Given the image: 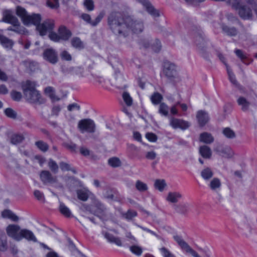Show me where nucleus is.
Masks as SVG:
<instances>
[{
    "instance_id": "f257e3e1",
    "label": "nucleus",
    "mask_w": 257,
    "mask_h": 257,
    "mask_svg": "<svg viewBox=\"0 0 257 257\" xmlns=\"http://www.w3.org/2000/svg\"><path fill=\"white\" fill-rule=\"evenodd\" d=\"M17 15L19 17L25 26L34 25L36 26V30L41 36H45L48 32L50 33L54 29L55 23L53 20L48 19L40 23L42 17L39 14L29 15L24 8L17 6L16 10Z\"/></svg>"
},
{
    "instance_id": "f03ea898",
    "label": "nucleus",
    "mask_w": 257,
    "mask_h": 257,
    "mask_svg": "<svg viewBox=\"0 0 257 257\" xmlns=\"http://www.w3.org/2000/svg\"><path fill=\"white\" fill-rule=\"evenodd\" d=\"M107 25L112 32L118 36L127 37L125 16L119 12H112L107 17Z\"/></svg>"
},
{
    "instance_id": "7ed1b4c3",
    "label": "nucleus",
    "mask_w": 257,
    "mask_h": 257,
    "mask_svg": "<svg viewBox=\"0 0 257 257\" xmlns=\"http://www.w3.org/2000/svg\"><path fill=\"white\" fill-rule=\"evenodd\" d=\"M23 90L26 99L31 103L41 104L45 100L42 97L41 93L36 89L34 82L27 80L25 85L23 86Z\"/></svg>"
},
{
    "instance_id": "20e7f679",
    "label": "nucleus",
    "mask_w": 257,
    "mask_h": 257,
    "mask_svg": "<svg viewBox=\"0 0 257 257\" xmlns=\"http://www.w3.org/2000/svg\"><path fill=\"white\" fill-rule=\"evenodd\" d=\"M163 72L168 82L174 85L181 80L178 75L177 66L174 63L169 61H165L163 63Z\"/></svg>"
},
{
    "instance_id": "39448f33",
    "label": "nucleus",
    "mask_w": 257,
    "mask_h": 257,
    "mask_svg": "<svg viewBox=\"0 0 257 257\" xmlns=\"http://www.w3.org/2000/svg\"><path fill=\"white\" fill-rule=\"evenodd\" d=\"M3 22L12 24L14 27H9L7 30L13 31L17 34H25L27 30L26 28L21 26L20 23L17 17L13 16L11 11L6 10L3 12Z\"/></svg>"
},
{
    "instance_id": "423d86ee",
    "label": "nucleus",
    "mask_w": 257,
    "mask_h": 257,
    "mask_svg": "<svg viewBox=\"0 0 257 257\" xmlns=\"http://www.w3.org/2000/svg\"><path fill=\"white\" fill-rule=\"evenodd\" d=\"M125 25L127 27V36L130 31L133 33L139 34L142 32L144 29L143 21L131 16H125Z\"/></svg>"
},
{
    "instance_id": "0eeeda50",
    "label": "nucleus",
    "mask_w": 257,
    "mask_h": 257,
    "mask_svg": "<svg viewBox=\"0 0 257 257\" xmlns=\"http://www.w3.org/2000/svg\"><path fill=\"white\" fill-rule=\"evenodd\" d=\"M232 6L238 10L239 16L243 19H250L252 17L251 10L246 6H242L238 0H232Z\"/></svg>"
},
{
    "instance_id": "6e6552de",
    "label": "nucleus",
    "mask_w": 257,
    "mask_h": 257,
    "mask_svg": "<svg viewBox=\"0 0 257 257\" xmlns=\"http://www.w3.org/2000/svg\"><path fill=\"white\" fill-rule=\"evenodd\" d=\"M94 208L95 209H92L91 212L102 221L107 220V216L105 212V208L102 203L98 200L95 201Z\"/></svg>"
},
{
    "instance_id": "1a4fd4ad",
    "label": "nucleus",
    "mask_w": 257,
    "mask_h": 257,
    "mask_svg": "<svg viewBox=\"0 0 257 257\" xmlns=\"http://www.w3.org/2000/svg\"><path fill=\"white\" fill-rule=\"evenodd\" d=\"M43 59L52 64H56L58 61L57 52L53 48L44 50L42 54Z\"/></svg>"
},
{
    "instance_id": "9d476101",
    "label": "nucleus",
    "mask_w": 257,
    "mask_h": 257,
    "mask_svg": "<svg viewBox=\"0 0 257 257\" xmlns=\"http://www.w3.org/2000/svg\"><path fill=\"white\" fill-rule=\"evenodd\" d=\"M214 151L227 159L232 158L234 155V152L229 146L222 145H217L214 149Z\"/></svg>"
},
{
    "instance_id": "9b49d317",
    "label": "nucleus",
    "mask_w": 257,
    "mask_h": 257,
    "mask_svg": "<svg viewBox=\"0 0 257 257\" xmlns=\"http://www.w3.org/2000/svg\"><path fill=\"white\" fill-rule=\"evenodd\" d=\"M104 15L105 13L104 12H101L96 18L94 20H92L90 15L87 13H82L80 15V18L91 26L96 27L102 20Z\"/></svg>"
},
{
    "instance_id": "f8f14e48",
    "label": "nucleus",
    "mask_w": 257,
    "mask_h": 257,
    "mask_svg": "<svg viewBox=\"0 0 257 257\" xmlns=\"http://www.w3.org/2000/svg\"><path fill=\"white\" fill-rule=\"evenodd\" d=\"M78 126L82 132L84 131L90 133L95 132V123L90 119H83L80 120L78 122Z\"/></svg>"
},
{
    "instance_id": "ddd939ff",
    "label": "nucleus",
    "mask_w": 257,
    "mask_h": 257,
    "mask_svg": "<svg viewBox=\"0 0 257 257\" xmlns=\"http://www.w3.org/2000/svg\"><path fill=\"white\" fill-rule=\"evenodd\" d=\"M20 226L17 224H10L6 228L7 233L10 237L17 241L21 240L20 236L21 230Z\"/></svg>"
},
{
    "instance_id": "4468645a",
    "label": "nucleus",
    "mask_w": 257,
    "mask_h": 257,
    "mask_svg": "<svg viewBox=\"0 0 257 257\" xmlns=\"http://www.w3.org/2000/svg\"><path fill=\"white\" fill-rule=\"evenodd\" d=\"M195 43L202 56L206 59L208 58L209 55L206 51V42L201 34H198L196 36Z\"/></svg>"
},
{
    "instance_id": "2eb2a0df",
    "label": "nucleus",
    "mask_w": 257,
    "mask_h": 257,
    "mask_svg": "<svg viewBox=\"0 0 257 257\" xmlns=\"http://www.w3.org/2000/svg\"><path fill=\"white\" fill-rule=\"evenodd\" d=\"M170 125L175 129L179 128L183 130L188 128L190 126L188 121L176 118H171Z\"/></svg>"
},
{
    "instance_id": "dca6fc26",
    "label": "nucleus",
    "mask_w": 257,
    "mask_h": 257,
    "mask_svg": "<svg viewBox=\"0 0 257 257\" xmlns=\"http://www.w3.org/2000/svg\"><path fill=\"white\" fill-rule=\"evenodd\" d=\"M40 179L44 184H52L57 182V177L52 176L49 171H42L40 175Z\"/></svg>"
},
{
    "instance_id": "f3484780",
    "label": "nucleus",
    "mask_w": 257,
    "mask_h": 257,
    "mask_svg": "<svg viewBox=\"0 0 257 257\" xmlns=\"http://www.w3.org/2000/svg\"><path fill=\"white\" fill-rule=\"evenodd\" d=\"M139 2L142 4L146 8V11L154 17L160 16L159 12L156 10L148 0H138Z\"/></svg>"
},
{
    "instance_id": "a211bd4d",
    "label": "nucleus",
    "mask_w": 257,
    "mask_h": 257,
    "mask_svg": "<svg viewBox=\"0 0 257 257\" xmlns=\"http://www.w3.org/2000/svg\"><path fill=\"white\" fill-rule=\"evenodd\" d=\"M196 118L200 127L204 126L209 120L208 113L203 110H200L197 112Z\"/></svg>"
},
{
    "instance_id": "6ab92c4d",
    "label": "nucleus",
    "mask_w": 257,
    "mask_h": 257,
    "mask_svg": "<svg viewBox=\"0 0 257 257\" xmlns=\"http://www.w3.org/2000/svg\"><path fill=\"white\" fill-rule=\"evenodd\" d=\"M21 240L24 238L29 241L37 242V239L33 232L27 229H21L20 231Z\"/></svg>"
},
{
    "instance_id": "aec40b11",
    "label": "nucleus",
    "mask_w": 257,
    "mask_h": 257,
    "mask_svg": "<svg viewBox=\"0 0 257 257\" xmlns=\"http://www.w3.org/2000/svg\"><path fill=\"white\" fill-rule=\"evenodd\" d=\"M175 213L182 215H186L189 212L188 205L186 203H181L173 206Z\"/></svg>"
},
{
    "instance_id": "412c9836",
    "label": "nucleus",
    "mask_w": 257,
    "mask_h": 257,
    "mask_svg": "<svg viewBox=\"0 0 257 257\" xmlns=\"http://www.w3.org/2000/svg\"><path fill=\"white\" fill-rule=\"evenodd\" d=\"M58 34L60 35L61 40L68 41L72 36L71 32L65 26L62 25L58 29Z\"/></svg>"
},
{
    "instance_id": "4be33fe9",
    "label": "nucleus",
    "mask_w": 257,
    "mask_h": 257,
    "mask_svg": "<svg viewBox=\"0 0 257 257\" xmlns=\"http://www.w3.org/2000/svg\"><path fill=\"white\" fill-rule=\"evenodd\" d=\"M222 32L227 36L233 37L237 35L238 30L234 27H230L224 24H221L220 25Z\"/></svg>"
},
{
    "instance_id": "5701e85b",
    "label": "nucleus",
    "mask_w": 257,
    "mask_h": 257,
    "mask_svg": "<svg viewBox=\"0 0 257 257\" xmlns=\"http://www.w3.org/2000/svg\"><path fill=\"white\" fill-rule=\"evenodd\" d=\"M102 233L104 237L110 243H114L119 246L122 245L121 240L119 237H115L112 234L107 232H103Z\"/></svg>"
},
{
    "instance_id": "b1692460",
    "label": "nucleus",
    "mask_w": 257,
    "mask_h": 257,
    "mask_svg": "<svg viewBox=\"0 0 257 257\" xmlns=\"http://www.w3.org/2000/svg\"><path fill=\"white\" fill-rule=\"evenodd\" d=\"M199 141L206 144H210L214 142V137L210 133L204 132L200 134Z\"/></svg>"
},
{
    "instance_id": "393cba45",
    "label": "nucleus",
    "mask_w": 257,
    "mask_h": 257,
    "mask_svg": "<svg viewBox=\"0 0 257 257\" xmlns=\"http://www.w3.org/2000/svg\"><path fill=\"white\" fill-rule=\"evenodd\" d=\"M238 104L241 107V109L244 112L248 111L250 102L245 97L240 96L237 100Z\"/></svg>"
},
{
    "instance_id": "a878e982",
    "label": "nucleus",
    "mask_w": 257,
    "mask_h": 257,
    "mask_svg": "<svg viewBox=\"0 0 257 257\" xmlns=\"http://www.w3.org/2000/svg\"><path fill=\"white\" fill-rule=\"evenodd\" d=\"M8 248L7 237L4 231L0 230V251L5 252Z\"/></svg>"
},
{
    "instance_id": "bb28decb",
    "label": "nucleus",
    "mask_w": 257,
    "mask_h": 257,
    "mask_svg": "<svg viewBox=\"0 0 257 257\" xmlns=\"http://www.w3.org/2000/svg\"><path fill=\"white\" fill-rule=\"evenodd\" d=\"M200 155L204 159H210L212 155L211 149L207 146H200L199 149Z\"/></svg>"
},
{
    "instance_id": "cd10ccee",
    "label": "nucleus",
    "mask_w": 257,
    "mask_h": 257,
    "mask_svg": "<svg viewBox=\"0 0 257 257\" xmlns=\"http://www.w3.org/2000/svg\"><path fill=\"white\" fill-rule=\"evenodd\" d=\"M0 43L6 49L11 50L14 45V41L8 38L0 35Z\"/></svg>"
},
{
    "instance_id": "c85d7f7f",
    "label": "nucleus",
    "mask_w": 257,
    "mask_h": 257,
    "mask_svg": "<svg viewBox=\"0 0 257 257\" xmlns=\"http://www.w3.org/2000/svg\"><path fill=\"white\" fill-rule=\"evenodd\" d=\"M214 173L212 169L209 167H206L203 169L200 173L201 176L202 178L206 180H209L212 178Z\"/></svg>"
},
{
    "instance_id": "c756f323",
    "label": "nucleus",
    "mask_w": 257,
    "mask_h": 257,
    "mask_svg": "<svg viewBox=\"0 0 257 257\" xmlns=\"http://www.w3.org/2000/svg\"><path fill=\"white\" fill-rule=\"evenodd\" d=\"M182 195L177 192H169L167 197L166 200L171 203H177L181 198Z\"/></svg>"
},
{
    "instance_id": "7c9ffc66",
    "label": "nucleus",
    "mask_w": 257,
    "mask_h": 257,
    "mask_svg": "<svg viewBox=\"0 0 257 257\" xmlns=\"http://www.w3.org/2000/svg\"><path fill=\"white\" fill-rule=\"evenodd\" d=\"M89 191L85 189H80L77 191V197L79 199L85 201L89 197Z\"/></svg>"
},
{
    "instance_id": "2f4dec72",
    "label": "nucleus",
    "mask_w": 257,
    "mask_h": 257,
    "mask_svg": "<svg viewBox=\"0 0 257 257\" xmlns=\"http://www.w3.org/2000/svg\"><path fill=\"white\" fill-rule=\"evenodd\" d=\"M226 69L230 81L236 87H239V84L235 79V76L228 65H226Z\"/></svg>"
},
{
    "instance_id": "473e14b6",
    "label": "nucleus",
    "mask_w": 257,
    "mask_h": 257,
    "mask_svg": "<svg viewBox=\"0 0 257 257\" xmlns=\"http://www.w3.org/2000/svg\"><path fill=\"white\" fill-rule=\"evenodd\" d=\"M25 139L23 135L14 134L11 138V142L14 145H17L22 143Z\"/></svg>"
},
{
    "instance_id": "72a5a7b5",
    "label": "nucleus",
    "mask_w": 257,
    "mask_h": 257,
    "mask_svg": "<svg viewBox=\"0 0 257 257\" xmlns=\"http://www.w3.org/2000/svg\"><path fill=\"white\" fill-rule=\"evenodd\" d=\"M71 45L76 49H81L84 48L83 42L78 37H75L71 41Z\"/></svg>"
},
{
    "instance_id": "f704fd0d",
    "label": "nucleus",
    "mask_w": 257,
    "mask_h": 257,
    "mask_svg": "<svg viewBox=\"0 0 257 257\" xmlns=\"http://www.w3.org/2000/svg\"><path fill=\"white\" fill-rule=\"evenodd\" d=\"M221 182L217 178H214L209 183V187L212 190L219 189L221 186Z\"/></svg>"
},
{
    "instance_id": "c9c22d12",
    "label": "nucleus",
    "mask_w": 257,
    "mask_h": 257,
    "mask_svg": "<svg viewBox=\"0 0 257 257\" xmlns=\"http://www.w3.org/2000/svg\"><path fill=\"white\" fill-rule=\"evenodd\" d=\"M236 55L240 59L241 61L244 64L248 65L249 62H247L246 60L247 59L246 54L244 53L240 49H236L234 51Z\"/></svg>"
},
{
    "instance_id": "e433bc0d",
    "label": "nucleus",
    "mask_w": 257,
    "mask_h": 257,
    "mask_svg": "<svg viewBox=\"0 0 257 257\" xmlns=\"http://www.w3.org/2000/svg\"><path fill=\"white\" fill-rule=\"evenodd\" d=\"M222 133L228 139H232L236 137L235 132L230 127H225L222 131Z\"/></svg>"
},
{
    "instance_id": "4c0bfd02",
    "label": "nucleus",
    "mask_w": 257,
    "mask_h": 257,
    "mask_svg": "<svg viewBox=\"0 0 257 257\" xmlns=\"http://www.w3.org/2000/svg\"><path fill=\"white\" fill-rule=\"evenodd\" d=\"M60 212L65 217H70L71 216V212L69 209L63 203H61L59 206Z\"/></svg>"
},
{
    "instance_id": "58836bf2",
    "label": "nucleus",
    "mask_w": 257,
    "mask_h": 257,
    "mask_svg": "<svg viewBox=\"0 0 257 257\" xmlns=\"http://www.w3.org/2000/svg\"><path fill=\"white\" fill-rule=\"evenodd\" d=\"M162 99L163 96L159 92L154 93L151 97V100L155 105L160 104Z\"/></svg>"
},
{
    "instance_id": "ea45409f",
    "label": "nucleus",
    "mask_w": 257,
    "mask_h": 257,
    "mask_svg": "<svg viewBox=\"0 0 257 257\" xmlns=\"http://www.w3.org/2000/svg\"><path fill=\"white\" fill-rule=\"evenodd\" d=\"M108 164L113 168L118 167L121 166V162L120 159L117 157H112L108 159Z\"/></svg>"
},
{
    "instance_id": "a19ab883",
    "label": "nucleus",
    "mask_w": 257,
    "mask_h": 257,
    "mask_svg": "<svg viewBox=\"0 0 257 257\" xmlns=\"http://www.w3.org/2000/svg\"><path fill=\"white\" fill-rule=\"evenodd\" d=\"M155 187L160 191H163L164 188L166 186V183L164 180H156L155 184Z\"/></svg>"
},
{
    "instance_id": "79ce46f5",
    "label": "nucleus",
    "mask_w": 257,
    "mask_h": 257,
    "mask_svg": "<svg viewBox=\"0 0 257 257\" xmlns=\"http://www.w3.org/2000/svg\"><path fill=\"white\" fill-rule=\"evenodd\" d=\"M122 215L126 219L131 220L134 217L137 216V212L136 211L128 210L126 213H122Z\"/></svg>"
},
{
    "instance_id": "37998d69",
    "label": "nucleus",
    "mask_w": 257,
    "mask_h": 257,
    "mask_svg": "<svg viewBox=\"0 0 257 257\" xmlns=\"http://www.w3.org/2000/svg\"><path fill=\"white\" fill-rule=\"evenodd\" d=\"M83 6L87 11H92L95 8L94 3L93 0H84Z\"/></svg>"
},
{
    "instance_id": "c03bdc74",
    "label": "nucleus",
    "mask_w": 257,
    "mask_h": 257,
    "mask_svg": "<svg viewBox=\"0 0 257 257\" xmlns=\"http://www.w3.org/2000/svg\"><path fill=\"white\" fill-rule=\"evenodd\" d=\"M136 188L140 192H144L148 190L147 185L140 180L137 181L136 183Z\"/></svg>"
},
{
    "instance_id": "a18cd8bd",
    "label": "nucleus",
    "mask_w": 257,
    "mask_h": 257,
    "mask_svg": "<svg viewBox=\"0 0 257 257\" xmlns=\"http://www.w3.org/2000/svg\"><path fill=\"white\" fill-rule=\"evenodd\" d=\"M5 114L12 119H16L17 117V113L11 108H7L5 110Z\"/></svg>"
},
{
    "instance_id": "49530a36",
    "label": "nucleus",
    "mask_w": 257,
    "mask_h": 257,
    "mask_svg": "<svg viewBox=\"0 0 257 257\" xmlns=\"http://www.w3.org/2000/svg\"><path fill=\"white\" fill-rule=\"evenodd\" d=\"M35 145L42 151L46 152L49 148L47 143L42 141H39L35 143Z\"/></svg>"
},
{
    "instance_id": "de8ad7c7",
    "label": "nucleus",
    "mask_w": 257,
    "mask_h": 257,
    "mask_svg": "<svg viewBox=\"0 0 257 257\" xmlns=\"http://www.w3.org/2000/svg\"><path fill=\"white\" fill-rule=\"evenodd\" d=\"M63 145L65 148L69 150L72 153H76L77 152V145L75 144L72 142L64 143Z\"/></svg>"
},
{
    "instance_id": "09e8293b",
    "label": "nucleus",
    "mask_w": 257,
    "mask_h": 257,
    "mask_svg": "<svg viewBox=\"0 0 257 257\" xmlns=\"http://www.w3.org/2000/svg\"><path fill=\"white\" fill-rule=\"evenodd\" d=\"M122 98L127 106H130L133 103V99L127 92H124L122 94Z\"/></svg>"
},
{
    "instance_id": "8fccbe9b",
    "label": "nucleus",
    "mask_w": 257,
    "mask_h": 257,
    "mask_svg": "<svg viewBox=\"0 0 257 257\" xmlns=\"http://www.w3.org/2000/svg\"><path fill=\"white\" fill-rule=\"evenodd\" d=\"M48 166L50 170L54 173H57L58 171V166L55 161L52 159H50L48 162Z\"/></svg>"
},
{
    "instance_id": "3c124183",
    "label": "nucleus",
    "mask_w": 257,
    "mask_h": 257,
    "mask_svg": "<svg viewBox=\"0 0 257 257\" xmlns=\"http://www.w3.org/2000/svg\"><path fill=\"white\" fill-rule=\"evenodd\" d=\"M60 56L63 60L67 61H70L72 60L71 55L66 50L62 51L61 52Z\"/></svg>"
},
{
    "instance_id": "603ef678",
    "label": "nucleus",
    "mask_w": 257,
    "mask_h": 257,
    "mask_svg": "<svg viewBox=\"0 0 257 257\" xmlns=\"http://www.w3.org/2000/svg\"><path fill=\"white\" fill-rule=\"evenodd\" d=\"M159 112L164 115H167L168 114V106L164 102L161 103L159 106Z\"/></svg>"
},
{
    "instance_id": "864d4df0",
    "label": "nucleus",
    "mask_w": 257,
    "mask_h": 257,
    "mask_svg": "<svg viewBox=\"0 0 257 257\" xmlns=\"http://www.w3.org/2000/svg\"><path fill=\"white\" fill-rule=\"evenodd\" d=\"M131 251L137 255H140L142 253V248L138 245H132L130 247Z\"/></svg>"
},
{
    "instance_id": "5fc2aeb1",
    "label": "nucleus",
    "mask_w": 257,
    "mask_h": 257,
    "mask_svg": "<svg viewBox=\"0 0 257 257\" xmlns=\"http://www.w3.org/2000/svg\"><path fill=\"white\" fill-rule=\"evenodd\" d=\"M83 69L80 67H73V69L72 72V75H77L79 77H83Z\"/></svg>"
},
{
    "instance_id": "6e6d98bb",
    "label": "nucleus",
    "mask_w": 257,
    "mask_h": 257,
    "mask_svg": "<svg viewBox=\"0 0 257 257\" xmlns=\"http://www.w3.org/2000/svg\"><path fill=\"white\" fill-rule=\"evenodd\" d=\"M49 38L50 39V40L55 42H58L61 40L59 34L58 35L57 33L53 32L52 31L49 33Z\"/></svg>"
},
{
    "instance_id": "4d7b16f0",
    "label": "nucleus",
    "mask_w": 257,
    "mask_h": 257,
    "mask_svg": "<svg viewBox=\"0 0 257 257\" xmlns=\"http://www.w3.org/2000/svg\"><path fill=\"white\" fill-rule=\"evenodd\" d=\"M11 95L12 99L15 101H19L22 98V94L20 92L13 90L11 92Z\"/></svg>"
},
{
    "instance_id": "13d9d810",
    "label": "nucleus",
    "mask_w": 257,
    "mask_h": 257,
    "mask_svg": "<svg viewBox=\"0 0 257 257\" xmlns=\"http://www.w3.org/2000/svg\"><path fill=\"white\" fill-rule=\"evenodd\" d=\"M68 247H69V249H70V250L72 252H73L75 250H77L80 254H81V255L83 256V257H86V256L85 255H84L83 254H82V253H81L79 250H77L75 245L73 243V242H72V241L69 238L68 239Z\"/></svg>"
},
{
    "instance_id": "bf43d9fd",
    "label": "nucleus",
    "mask_w": 257,
    "mask_h": 257,
    "mask_svg": "<svg viewBox=\"0 0 257 257\" xmlns=\"http://www.w3.org/2000/svg\"><path fill=\"white\" fill-rule=\"evenodd\" d=\"M35 197L39 201H42V202H45V198L43 193L41 192L39 190H35L34 192Z\"/></svg>"
},
{
    "instance_id": "052dcab7",
    "label": "nucleus",
    "mask_w": 257,
    "mask_h": 257,
    "mask_svg": "<svg viewBox=\"0 0 257 257\" xmlns=\"http://www.w3.org/2000/svg\"><path fill=\"white\" fill-rule=\"evenodd\" d=\"M162 47L161 42L158 39H156L155 42L152 45V48L154 51L158 52Z\"/></svg>"
},
{
    "instance_id": "680f3d73",
    "label": "nucleus",
    "mask_w": 257,
    "mask_h": 257,
    "mask_svg": "<svg viewBox=\"0 0 257 257\" xmlns=\"http://www.w3.org/2000/svg\"><path fill=\"white\" fill-rule=\"evenodd\" d=\"M146 138L150 142H155L157 140V136L153 133H148L146 134Z\"/></svg>"
},
{
    "instance_id": "e2e57ef3",
    "label": "nucleus",
    "mask_w": 257,
    "mask_h": 257,
    "mask_svg": "<svg viewBox=\"0 0 257 257\" xmlns=\"http://www.w3.org/2000/svg\"><path fill=\"white\" fill-rule=\"evenodd\" d=\"M80 153L83 156L87 157L91 155V152L87 148L81 147L79 149Z\"/></svg>"
},
{
    "instance_id": "0e129e2a",
    "label": "nucleus",
    "mask_w": 257,
    "mask_h": 257,
    "mask_svg": "<svg viewBox=\"0 0 257 257\" xmlns=\"http://www.w3.org/2000/svg\"><path fill=\"white\" fill-rule=\"evenodd\" d=\"M54 3H52L50 1L47 2V5L52 9H57L59 7V0H53Z\"/></svg>"
},
{
    "instance_id": "69168bd1",
    "label": "nucleus",
    "mask_w": 257,
    "mask_h": 257,
    "mask_svg": "<svg viewBox=\"0 0 257 257\" xmlns=\"http://www.w3.org/2000/svg\"><path fill=\"white\" fill-rule=\"evenodd\" d=\"M61 110V107L60 105H55L52 107V115H58L59 112Z\"/></svg>"
},
{
    "instance_id": "338daca9",
    "label": "nucleus",
    "mask_w": 257,
    "mask_h": 257,
    "mask_svg": "<svg viewBox=\"0 0 257 257\" xmlns=\"http://www.w3.org/2000/svg\"><path fill=\"white\" fill-rule=\"evenodd\" d=\"M59 165L62 171H69L71 170L70 165L66 163L62 162L60 163Z\"/></svg>"
},
{
    "instance_id": "774afa93",
    "label": "nucleus",
    "mask_w": 257,
    "mask_h": 257,
    "mask_svg": "<svg viewBox=\"0 0 257 257\" xmlns=\"http://www.w3.org/2000/svg\"><path fill=\"white\" fill-rule=\"evenodd\" d=\"M161 251L163 253L164 257H175L174 254L171 253L165 247H162L161 248Z\"/></svg>"
}]
</instances>
